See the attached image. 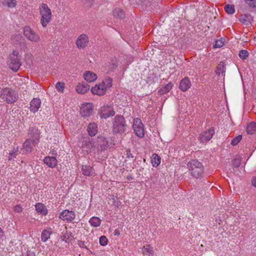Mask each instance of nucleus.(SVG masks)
<instances>
[{
    "instance_id": "nucleus-1",
    "label": "nucleus",
    "mask_w": 256,
    "mask_h": 256,
    "mask_svg": "<svg viewBox=\"0 0 256 256\" xmlns=\"http://www.w3.org/2000/svg\"><path fill=\"white\" fill-rule=\"evenodd\" d=\"M187 166L190 174L194 178H199L203 174V166L197 160L190 161Z\"/></svg>"
},
{
    "instance_id": "nucleus-2",
    "label": "nucleus",
    "mask_w": 256,
    "mask_h": 256,
    "mask_svg": "<svg viewBox=\"0 0 256 256\" xmlns=\"http://www.w3.org/2000/svg\"><path fill=\"white\" fill-rule=\"evenodd\" d=\"M41 16L40 23L45 28L50 21L52 14L50 9L46 4H42L39 8Z\"/></svg>"
},
{
    "instance_id": "nucleus-3",
    "label": "nucleus",
    "mask_w": 256,
    "mask_h": 256,
    "mask_svg": "<svg viewBox=\"0 0 256 256\" xmlns=\"http://www.w3.org/2000/svg\"><path fill=\"white\" fill-rule=\"evenodd\" d=\"M112 124V128L114 132L122 134L126 130L127 125L126 124V120L123 116H116Z\"/></svg>"
},
{
    "instance_id": "nucleus-4",
    "label": "nucleus",
    "mask_w": 256,
    "mask_h": 256,
    "mask_svg": "<svg viewBox=\"0 0 256 256\" xmlns=\"http://www.w3.org/2000/svg\"><path fill=\"white\" fill-rule=\"evenodd\" d=\"M0 98L3 101L8 104H12L17 100L16 94L14 91L10 88H6L1 91Z\"/></svg>"
},
{
    "instance_id": "nucleus-5",
    "label": "nucleus",
    "mask_w": 256,
    "mask_h": 256,
    "mask_svg": "<svg viewBox=\"0 0 256 256\" xmlns=\"http://www.w3.org/2000/svg\"><path fill=\"white\" fill-rule=\"evenodd\" d=\"M20 58L19 52L17 50H14L10 55L9 68L14 72H17L22 64Z\"/></svg>"
},
{
    "instance_id": "nucleus-6",
    "label": "nucleus",
    "mask_w": 256,
    "mask_h": 256,
    "mask_svg": "<svg viewBox=\"0 0 256 256\" xmlns=\"http://www.w3.org/2000/svg\"><path fill=\"white\" fill-rule=\"evenodd\" d=\"M132 128L135 134L139 138H142L144 136V125L141 120L138 118L134 120Z\"/></svg>"
},
{
    "instance_id": "nucleus-7",
    "label": "nucleus",
    "mask_w": 256,
    "mask_h": 256,
    "mask_svg": "<svg viewBox=\"0 0 256 256\" xmlns=\"http://www.w3.org/2000/svg\"><path fill=\"white\" fill-rule=\"evenodd\" d=\"M24 34L31 42H36L40 40L39 35L29 26L24 27Z\"/></svg>"
},
{
    "instance_id": "nucleus-8",
    "label": "nucleus",
    "mask_w": 256,
    "mask_h": 256,
    "mask_svg": "<svg viewBox=\"0 0 256 256\" xmlns=\"http://www.w3.org/2000/svg\"><path fill=\"white\" fill-rule=\"evenodd\" d=\"M98 114L101 118L106 119L113 116L114 114V112L110 106L104 105L100 108Z\"/></svg>"
},
{
    "instance_id": "nucleus-9",
    "label": "nucleus",
    "mask_w": 256,
    "mask_h": 256,
    "mask_svg": "<svg viewBox=\"0 0 256 256\" xmlns=\"http://www.w3.org/2000/svg\"><path fill=\"white\" fill-rule=\"evenodd\" d=\"M29 134L32 138L31 140L32 141L33 145L36 146L37 144L40 141V132L38 128L32 127L30 128Z\"/></svg>"
},
{
    "instance_id": "nucleus-10",
    "label": "nucleus",
    "mask_w": 256,
    "mask_h": 256,
    "mask_svg": "<svg viewBox=\"0 0 256 256\" xmlns=\"http://www.w3.org/2000/svg\"><path fill=\"white\" fill-rule=\"evenodd\" d=\"M88 36L86 34H82L78 38L76 45L78 48H84L88 46Z\"/></svg>"
},
{
    "instance_id": "nucleus-11",
    "label": "nucleus",
    "mask_w": 256,
    "mask_h": 256,
    "mask_svg": "<svg viewBox=\"0 0 256 256\" xmlns=\"http://www.w3.org/2000/svg\"><path fill=\"white\" fill-rule=\"evenodd\" d=\"M59 218L68 222H71L75 218V214L74 212L69 210H64L60 214Z\"/></svg>"
},
{
    "instance_id": "nucleus-12",
    "label": "nucleus",
    "mask_w": 256,
    "mask_h": 256,
    "mask_svg": "<svg viewBox=\"0 0 256 256\" xmlns=\"http://www.w3.org/2000/svg\"><path fill=\"white\" fill-rule=\"evenodd\" d=\"M92 112V104L87 103L84 104L80 108V114L83 117H89Z\"/></svg>"
},
{
    "instance_id": "nucleus-13",
    "label": "nucleus",
    "mask_w": 256,
    "mask_h": 256,
    "mask_svg": "<svg viewBox=\"0 0 256 256\" xmlns=\"http://www.w3.org/2000/svg\"><path fill=\"white\" fill-rule=\"evenodd\" d=\"M214 133V130L212 128H209L208 130L201 133L200 136V142H206L209 141L212 137Z\"/></svg>"
},
{
    "instance_id": "nucleus-14",
    "label": "nucleus",
    "mask_w": 256,
    "mask_h": 256,
    "mask_svg": "<svg viewBox=\"0 0 256 256\" xmlns=\"http://www.w3.org/2000/svg\"><path fill=\"white\" fill-rule=\"evenodd\" d=\"M106 86L104 83H100L92 88L91 92L94 94L103 95L106 92Z\"/></svg>"
},
{
    "instance_id": "nucleus-15",
    "label": "nucleus",
    "mask_w": 256,
    "mask_h": 256,
    "mask_svg": "<svg viewBox=\"0 0 256 256\" xmlns=\"http://www.w3.org/2000/svg\"><path fill=\"white\" fill-rule=\"evenodd\" d=\"M34 146H34L32 144V140H31L30 138H28L24 142L21 150L24 153L30 152L33 149L32 147Z\"/></svg>"
},
{
    "instance_id": "nucleus-16",
    "label": "nucleus",
    "mask_w": 256,
    "mask_h": 256,
    "mask_svg": "<svg viewBox=\"0 0 256 256\" xmlns=\"http://www.w3.org/2000/svg\"><path fill=\"white\" fill-rule=\"evenodd\" d=\"M90 86L89 84L85 82H82L79 83L76 86V91L80 94H84L86 93L90 90Z\"/></svg>"
},
{
    "instance_id": "nucleus-17",
    "label": "nucleus",
    "mask_w": 256,
    "mask_h": 256,
    "mask_svg": "<svg viewBox=\"0 0 256 256\" xmlns=\"http://www.w3.org/2000/svg\"><path fill=\"white\" fill-rule=\"evenodd\" d=\"M41 102L39 98H34L30 104V110L34 113L36 112L39 109Z\"/></svg>"
},
{
    "instance_id": "nucleus-18",
    "label": "nucleus",
    "mask_w": 256,
    "mask_h": 256,
    "mask_svg": "<svg viewBox=\"0 0 256 256\" xmlns=\"http://www.w3.org/2000/svg\"><path fill=\"white\" fill-rule=\"evenodd\" d=\"M84 79L88 82H92L97 78V75L90 71H86L84 74Z\"/></svg>"
},
{
    "instance_id": "nucleus-19",
    "label": "nucleus",
    "mask_w": 256,
    "mask_h": 256,
    "mask_svg": "<svg viewBox=\"0 0 256 256\" xmlns=\"http://www.w3.org/2000/svg\"><path fill=\"white\" fill-rule=\"evenodd\" d=\"M190 86L191 83L189 79L188 78H184L180 81L179 88L182 90L186 92Z\"/></svg>"
},
{
    "instance_id": "nucleus-20",
    "label": "nucleus",
    "mask_w": 256,
    "mask_h": 256,
    "mask_svg": "<svg viewBox=\"0 0 256 256\" xmlns=\"http://www.w3.org/2000/svg\"><path fill=\"white\" fill-rule=\"evenodd\" d=\"M44 162L50 168H54L57 164V160L54 156H46L44 159Z\"/></svg>"
},
{
    "instance_id": "nucleus-21",
    "label": "nucleus",
    "mask_w": 256,
    "mask_h": 256,
    "mask_svg": "<svg viewBox=\"0 0 256 256\" xmlns=\"http://www.w3.org/2000/svg\"><path fill=\"white\" fill-rule=\"evenodd\" d=\"M93 146L94 144L90 140H86L82 142L81 145L80 144V147L83 151L88 153Z\"/></svg>"
},
{
    "instance_id": "nucleus-22",
    "label": "nucleus",
    "mask_w": 256,
    "mask_h": 256,
    "mask_svg": "<svg viewBox=\"0 0 256 256\" xmlns=\"http://www.w3.org/2000/svg\"><path fill=\"white\" fill-rule=\"evenodd\" d=\"M112 16L115 18L122 19L125 17V14L122 10L119 8H116L112 12Z\"/></svg>"
},
{
    "instance_id": "nucleus-23",
    "label": "nucleus",
    "mask_w": 256,
    "mask_h": 256,
    "mask_svg": "<svg viewBox=\"0 0 256 256\" xmlns=\"http://www.w3.org/2000/svg\"><path fill=\"white\" fill-rule=\"evenodd\" d=\"M36 211L40 214L46 216L47 213V209L46 206L42 203H38L35 205Z\"/></svg>"
},
{
    "instance_id": "nucleus-24",
    "label": "nucleus",
    "mask_w": 256,
    "mask_h": 256,
    "mask_svg": "<svg viewBox=\"0 0 256 256\" xmlns=\"http://www.w3.org/2000/svg\"><path fill=\"white\" fill-rule=\"evenodd\" d=\"M142 253L146 256H154V252L150 245L144 246L142 250Z\"/></svg>"
},
{
    "instance_id": "nucleus-25",
    "label": "nucleus",
    "mask_w": 256,
    "mask_h": 256,
    "mask_svg": "<svg viewBox=\"0 0 256 256\" xmlns=\"http://www.w3.org/2000/svg\"><path fill=\"white\" fill-rule=\"evenodd\" d=\"M82 171L83 174L87 176H90L94 174L93 168L89 166H82Z\"/></svg>"
},
{
    "instance_id": "nucleus-26",
    "label": "nucleus",
    "mask_w": 256,
    "mask_h": 256,
    "mask_svg": "<svg viewBox=\"0 0 256 256\" xmlns=\"http://www.w3.org/2000/svg\"><path fill=\"white\" fill-rule=\"evenodd\" d=\"M52 234V229L44 230L42 233L41 240L42 242H46L50 238V236Z\"/></svg>"
},
{
    "instance_id": "nucleus-27",
    "label": "nucleus",
    "mask_w": 256,
    "mask_h": 256,
    "mask_svg": "<svg viewBox=\"0 0 256 256\" xmlns=\"http://www.w3.org/2000/svg\"><path fill=\"white\" fill-rule=\"evenodd\" d=\"M97 126L94 123H90L88 128V132L91 136H94L97 133Z\"/></svg>"
},
{
    "instance_id": "nucleus-28",
    "label": "nucleus",
    "mask_w": 256,
    "mask_h": 256,
    "mask_svg": "<svg viewBox=\"0 0 256 256\" xmlns=\"http://www.w3.org/2000/svg\"><path fill=\"white\" fill-rule=\"evenodd\" d=\"M160 157L156 154H154L151 158V162L154 167H156L160 164Z\"/></svg>"
},
{
    "instance_id": "nucleus-29",
    "label": "nucleus",
    "mask_w": 256,
    "mask_h": 256,
    "mask_svg": "<svg viewBox=\"0 0 256 256\" xmlns=\"http://www.w3.org/2000/svg\"><path fill=\"white\" fill-rule=\"evenodd\" d=\"M89 222L92 226L98 227L100 226L101 223L100 219L96 216L92 217L89 220Z\"/></svg>"
},
{
    "instance_id": "nucleus-30",
    "label": "nucleus",
    "mask_w": 256,
    "mask_h": 256,
    "mask_svg": "<svg viewBox=\"0 0 256 256\" xmlns=\"http://www.w3.org/2000/svg\"><path fill=\"white\" fill-rule=\"evenodd\" d=\"M118 62L117 58L116 57L112 58L108 65L109 68L111 70H116L118 66Z\"/></svg>"
},
{
    "instance_id": "nucleus-31",
    "label": "nucleus",
    "mask_w": 256,
    "mask_h": 256,
    "mask_svg": "<svg viewBox=\"0 0 256 256\" xmlns=\"http://www.w3.org/2000/svg\"><path fill=\"white\" fill-rule=\"evenodd\" d=\"M256 130V123L254 122H252L250 123L246 129V132L248 134H253L255 132Z\"/></svg>"
},
{
    "instance_id": "nucleus-32",
    "label": "nucleus",
    "mask_w": 256,
    "mask_h": 256,
    "mask_svg": "<svg viewBox=\"0 0 256 256\" xmlns=\"http://www.w3.org/2000/svg\"><path fill=\"white\" fill-rule=\"evenodd\" d=\"M16 0H4L3 4L9 8H14L16 5Z\"/></svg>"
},
{
    "instance_id": "nucleus-33",
    "label": "nucleus",
    "mask_w": 256,
    "mask_h": 256,
    "mask_svg": "<svg viewBox=\"0 0 256 256\" xmlns=\"http://www.w3.org/2000/svg\"><path fill=\"white\" fill-rule=\"evenodd\" d=\"M216 72L218 75L223 74L225 72V66L222 62H220L218 64Z\"/></svg>"
},
{
    "instance_id": "nucleus-34",
    "label": "nucleus",
    "mask_w": 256,
    "mask_h": 256,
    "mask_svg": "<svg viewBox=\"0 0 256 256\" xmlns=\"http://www.w3.org/2000/svg\"><path fill=\"white\" fill-rule=\"evenodd\" d=\"M172 83H168L164 87L162 88L159 91V93L160 94H162L168 92L172 87Z\"/></svg>"
},
{
    "instance_id": "nucleus-35",
    "label": "nucleus",
    "mask_w": 256,
    "mask_h": 256,
    "mask_svg": "<svg viewBox=\"0 0 256 256\" xmlns=\"http://www.w3.org/2000/svg\"><path fill=\"white\" fill-rule=\"evenodd\" d=\"M224 10L228 14H232L235 10L234 6L230 4H226L224 6Z\"/></svg>"
},
{
    "instance_id": "nucleus-36",
    "label": "nucleus",
    "mask_w": 256,
    "mask_h": 256,
    "mask_svg": "<svg viewBox=\"0 0 256 256\" xmlns=\"http://www.w3.org/2000/svg\"><path fill=\"white\" fill-rule=\"evenodd\" d=\"M241 160H242V158L237 156L236 158H234L233 161H232V164L234 167H238L240 164H241Z\"/></svg>"
},
{
    "instance_id": "nucleus-37",
    "label": "nucleus",
    "mask_w": 256,
    "mask_h": 256,
    "mask_svg": "<svg viewBox=\"0 0 256 256\" xmlns=\"http://www.w3.org/2000/svg\"><path fill=\"white\" fill-rule=\"evenodd\" d=\"M18 150V147H16V148H14V150L12 152H10L9 156H8V160H12L14 158L16 157V156L17 155V152Z\"/></svg>"
},
{
    "instance_id": "nucleus-38",
    "label": "nucleus",
    "mask_w": 256,
    "mask_h": 256,
    "mask_svg": "<svg viewBox=\"0 0 256 256\" xmlns=\"http://www.w3.org/2000/svg\"><path fill=\"white\" fill-rule=\"evenodd\" d=\"M101 83H104V86H106V90L107 88H110L112 85V79L110 78H106Z\"/></svg>"
},
{
    "instance_id": "nucleus-39",
    "label": "nucleus",
    "mask_w": 256,
    "mask_h": 256,
    "mask_svg": "<svg viewBox=\"0 0 256 256\" xmlns=\"http://www.w3.org/2000/svg\"><path fill=\"white\" fill-rule=\"evenodd\" d=\"M239 56L242 60L246 59L248 56V52L246 50H241L239 52Z\"/></svg>"
},
{
    "instance_id": "nucleus-40",
    "label": "nucleus",
    "mask_w": 256,
    "mask_h": 256,
    "mask_svg": "<svg viewBox=\"0 0 256 256\" xmlns=\"http://www.w3.org/2000/svg\"><path fill=\"white\" fill-rule=\"evenodd\" d=\"M56 88L59 92H62L64 90V82H58L56 86Z\"/></svg>"
},
{
    "instance_id": "nucleus-41",
    "label": "nucleus",
    "mask_w": 256,
    "mask_h": 256,
    "mask_svg": "<svg viewBox=\"0 0 256 256\" xmlns=\"http://www.w3.org/2000/svg\"><path fill=\"white\" fill-rule=\"evenodd\" d=\"M246 4L251 8H256V0H244Z\"/></svg>"
},
{
    "instance_id": "nucleus-42",
    "label": "nucleus",
    "mask_w": 256,
    "mask_h": 256,
    "mask_svg": "<svg viewBox=\"0 0 256 256\" xmlns=\"http://www.w3.org/2000/svg\"><path fill=\"white\" fill-rule=\"evenodd\" d=\"M242 140V136L239 135L234 138L231 142L232 146H236Z\"/></svg>"
},
{
    "instance_id": "nucleus-43",
    "label": "nucleus",
    "mask_w": 256,
    "mask_h": 256,
    "mask_svg": "<svg viewBox=\"0 0 256 256\" xmlns=\"http://www.w3.org/2000/svg\"><path fill=\"white\" fill-rule=\"evenodd\" d=\"M24 40L22 39V37L20 34H16L15 36H14L12 37V40L14 42H21L22 40Z\"/></svg>"
},
{
    "instance_id": "nucleus-44",
    "label": "nucleus",
    "mask_w": 256,
    "mask_h": 256,
    "mask_svg": "<svg viewBox=\"0 0 256 256\" xmlns=\"http://www.w3.org/2000/svg\"><path fill=\"white\" fill-rule=\"evenodd\" d=\"M100 244L103 246H104L108 244V239L105 236H102L100 238Z\"/></svg>"
},
{
    "instance_id": "nucleus-45",
    "label": "nucleus",
    "mask_w": 256,
    "mask_h": 256,
    "mask_svg": "<svg viewBox=\"0 0 256 256\" xmlns=\"http://www.w3.org/2000/svg\"><path fill=\"white\" fill-rule=\"evenodd\" d=\"M23 210L22 207L20 204H18L14 206V210L16 212L20 213L22 212Z\"/></svg>"
},
{
    "instance_id": "nucleus-46",
    "label": "nucleus",
    "mask_w": 256,
    "mask_h": 256,
    "mask_svg": "<svg viewBox=\"0 0 256 256\" xmlns=\"http://www.w3.org/2000/svg\"><path fill=\"white\" fill-rule=\"evenodd\" d=\"M70 238V234L68 233H66L64 235L61 236V240L65 242H68V239Z\"/></svg>"
},
{
    "instance_id": "nucleus-47",
    "label": "nucleus",
    "mask_w": 256,
    "mask_h": 256,
    "mask_svg": "<svg viewBox=\"0 0 256 256\" xmlns=\"http://www.w3.org/2000/svg\"><path fill=\"white\" fill-rule=\"evenodd\" d=\"M223 44H224V43L222 40H218L216 42L215 45L214 46L216 48H220L223 46Z\"/></svg>"
},
{
    "instance_id": "nucleus-48",
    "label": "nucleus",
    "mask_w": 256,
    "mask_h": 256,
    "mask_svg": "<svg viewBox=\"0 0 256 256\" xmlns=\"http://www.w3.org/2000/svg\"><path fill=\"white\" fill-rule=\"evenodd\" d=\"M78 245L80 248H88L84 243L82 241H80L78 242Z\"/></svg>"
},
{
    "instance_id": "nucleus-49",
    "label": "nucleus",
    "mask_w": 256,
    "mask_h": 256,
    "mask_svg": "<svg viewBox=\"0 0 256 256\" xmlns=\"http://www.w3.org/2000/svg\"><path fill=\"white\" fill-rule=\"evenodd\" d=\"M27 256H36L34 252L31 250H28L27 252Z\"/></svg>"
},
{
    "instance_id": "nucleus-50",
    "label": "nucleus",
    "mask_w": 256,
    "mask_h": 256,
    "mask_svg": "<svg viewBox=\"0 0 256 256\" xmlns=\"http://www.w3.org/2000/svg\"><path fill=\"white\" fill-rule=\"evenodd\" d=\"M252 184L254 186L256 187V176L254 177L252 180Z\"/></svg>"
},
{
    "instance_id": "nucleus-51",
    "label": "nucleus",
    "mask_w": 256,
    "mask_h": 256,
    "mask_svg": "<svg viewBox=\"0 0 256 256\" xmlns=\"http://www.w3.org/2000/svg\"><path fill=\"white\" fill-rule=\"evenodd\" d=\"M126 155H127V157L130 158H133V156L132 155V154L130 153V150H126Z\"/></svg>"
},
{
    "instance_id": "nucleus-52",
    "label": "nucleus",
    "mask_w": 256,
    "mask_h": 256,
    "mask_svg": "<svg viewBox=\"0 0 256 256\" xmlns=\"http://www.w3.org/2000/svg\"><path fill=\"white\" fill-rule=\"evenodd\" d=\"M3 236V232L2 228H0V238H1Z\"/></svg>"
},
{
    "instance_id": "nucleus-53",
    "label": "nucleus",
    "mask_w": 256,
    "mask_h": 256,
    "mask_svg": "<svg viewBox=\"0 0 256 256\" xmlns=\"http://www.w3.org/2000/svg\"><path fill=\"white\" fill-rule=\"evenodd\" d=\"M114 232H115V235H116V234H118V232H116V230H115Z\"/></svg>"
},
{
    "instance_id": "nucleus-54",
    "label": "nucleus",
    "mask_w": 256,
    "mask_h": 256,
    "mask_svg": "<svg viewBox=\"0 0 256 256\" xmlns=\"http://www.w3.org/2000/svg\"><path fill=\"white\" fill-rule=\"evenodd\" d=\"M254 40L256 41V36L254 37Z\"/></svg>"
},
{
    "instance_id": "nucleus-55",
    "label": "nucleus",
    "mask_w": 256,
    "mask_h": 256,
    "mask_svg": "<svg viewBox=\"0 0 256 256\" xmlns=\"http://www.w3.org/2000/svg\"><path fill=\"white\" fill-rule=\"evenodd\" d=\"M240 22H243V21L242 20V18H240Z\"/></svg>"
}]
</instances>
